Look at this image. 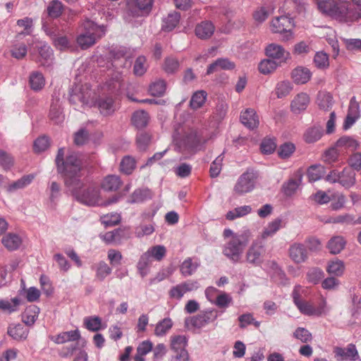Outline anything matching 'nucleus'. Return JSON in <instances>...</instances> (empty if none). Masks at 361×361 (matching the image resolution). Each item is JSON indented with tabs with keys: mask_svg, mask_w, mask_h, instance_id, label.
<instances>
[{
	"mask_svg": "<svg viewBox=\"0 0 361 361\" xmlns=\"http://www.w3.org/2000/svg\"><path fill=\"white\" fill-rule=\"evenodd\" d=\"M69 102L71 104L91 107L97 104L100 113L109 116L116 110L115 100L111 95L100 97L95 101V92L87 84L75 85L69 92Z\"/></svg>",
	"mask_w": 361,
	"mask_h": 361,
	"instance_id": "f257e3e1",
	"label": "nucleus"
},
{
	"mask_svg": "<svg viewBox=\"0 0 361 361\" xmlns=\"http://www.w3.org/2000/svg\"><path fill=\"white\" fill-rule=\"evenodd\" d=\"M55 163L57 171L64 177L66 185L71 186L78 183L82 169V161L77 153L70 152L65 157L64 148H60Z\"/></svg>",
	"mask_w": 361,
	"mask_h": 361,
	"instance_id": "f03ea898",
	"label": "nucleus"
},
{
	"mask_svg": "<svg viewBox=\"0 0 361 361\" xmlns=\"http://www.w3.org/2000/svg\"><path fill=\"white\" fill-rule=\"evenodd\" d=\"M73 195L78 201L88 206H108L117 202L121 197L115 195L107 200H103L100 196V190L94 186L74 189Z\"/></svg>",
	"mask_w": 361,
	"mask_h": 361,
	"instance_id": "7ed1b4c3",
	"label": "nucleus"
},
{
	"mask_svg": "<svg viewBox=\"0 0 361 361\" xmlns=\"http://www.w3.org/2000/svg\"><path fill=\"white\" fill-rule=\"evenodd\" d=\"M317 6L322 13L336 20H345L350 13L351 4L346 1L319 0Z\"/></svg>",
	"mask_w": 361,
	"mask_h": 361,
	"instance_id": "20e7f679",
	"label": "nucleus"
},
{
	"mask_svg": "<svg viewBox=\"0 0 361 361\" xmlns=\"http://www.w3.org/2000/svg\"><path fill=\"white\" fill-rule=\"evenodd\" d=\"M85 32L77 37V42L82 49H86L96 42V37L100 38L105 34L104 26H99L92 20H86L83 23Z\"/></svg>",
	"mask_w": 361,
	"mask_h": 361,
	"instance_id": "39448f33",
	"label": "nucleus"
},
{
	"mask_svg": "<svg viewBox=\"0 0 361 361\" xmlns=\"http://www.w3.org/2000/svg\"><path fill=\"white\" fill-rule=\"evenodd\" d=\"M247 243L248 238L245 234H235L225 245L223 253L233 262H237Z\"/></svg>",
	"mask_w": 361,
	"mask_h": 361,
	"instance_id": "423d86ee",
	"label": "nucleus"
},
{
	"mask_svg": "<svg viewBox=\"0 0 361 361\" xmlns=\"http://www.w3.org/2000/svg\"><path fill=\"white\" fill-rule=\"evenodd\" d=\"M173 141L178 150L185 154L195 153L202 147L200 137H175Z\"/></svg>",
	"mask_w": 361,
	"mask_h": 361,
	"instance_id": "0eeeda50",
	"label": "nucleus"
},
{
	"mask_svg": "<svg viewBox=\"0 0 361 361\" xmlns=\"http://www.w3.org/2000/svg\"><path fill=\"white\" fill-rule=\"evenodd\" d=\"M292 27V20L286 16L275 18L271 25L272 32L283 34L284 40H288L291 38L293 35L291 32Z\"/></svg>",
	"mask_w": 361,
	"mask_h": 361,
	"instance_id": "6e6552de",
	"label": "nucleus"
},
{
	"mask_svg": "<svg viewBox=\"0 0 361 361\" xmlns=\"http://www.w3.org/2000/svg\"><path fill=\"white\" fill-rule=\"evenodd\" d=\"M326 302L322 298L317 307L308 301L302 300L297 307L305 315L319 317L326 313Z\"/></svg>",
	"mask_w": 361,
	"mask_h": 361,
	"instance_id": "1a4fd4ad",
	"label": "nucleus"
},
{
	"mask_svg": "<svg viewBox=\"0 0 361 361\" xmlns=\"http://www.w3.org/2000/svg\"><path fill=\"white\" fill-rule=\"evenodd\" d=\"M255 178L253 173L247 171L243 173L234 187L235 193L241 195L252 190L255 187Z\"/></svg>",
	"mask_w": 361,
	"mask_h": 361,
	"instance_id": "9d476101",
	"label": "nucleus"
},
{
	"mask_svg": "<svg viewBox=\"0 0 361 361\" xmlns=\"http://www.w3.org/2000/svg\"><path fill=\"white\" fill-rule=\"evenodd\" d=\"M197 288L198 283L197 281H186L173 286L170 289L169 295L171 298L180 300L185 293L197 290Z\"/></svg>",
	"mask_w": 361,
	"mask_h": 361,
	"instance_id": "9b49d317",
	"label": "nucleus"
},
{
	"mask_svg": "<svg viewBox=\"0 0 361 361\" xmlns=\"http://www.w3.org/2000/svg\"><path fill=\"white\" fill-rule=\"evenodd\" d=\"M360 116V104L357 102L355 97H353L350 100L347 116L344 120L343 128L345 130L350 128L353 125Z\"/></svg>",
	"mask_w": 361,
	"mask_h": 361,
	"instance_id": "f8f14e48",
	"label": "nucleus"
},
{
	"mask_svg": "<svg viewBox=\"0 0 361 361\" xmlns=\"http://www.w3.org/2000/svg\"><path fill=\"white\" fill-rule=\"evenodd\" d=\"M153 1L154 0H135L132 4H128V16L138 17L144 12L148 13L152 7Z\"/></svg>",
	"mask_w": 361,
	"mask_h": 361,
	"instance_id": "ddd939ff",
	"label": "nucleus"
},
{
	"mask_svg": "<svg viewBox=\"0 0 361 361\" xmlns=\"http://www.w3.org/2000/svg\"><path fill=\"white\" fill-rule=\"evenodd\" d=\"M335 358L338 361H355L358 357V352L354 344L350 343L346 348L335 347L334 348Z\"/></svg>",
	"mask_w": 361,
	"mask_h": 361,
	"instance_id": "4468645a",
	"label": "nucleus"
},
{
	"mask_svg": "<svg viewBox=\"0 0 361 361\" xmlns=\"http://www.w3.org/2000/svg\"><path fill=\"white\" fill-rule=\"evenodd\" d=\"M266 55L272 60L276 61L281 63L285 61L289 56V53L286 51L281 45L276 44H269L265 49Z\"/></svg>",
	"mask_w": 361,
	"mask_h": 361,
	"instance_id": "2eb2a0df",
	"label": "nucleus"
},
{
	"mask_svg": "<svg viewBox=\"0 0 361 361\" xmlns=\"http://www.w3.org/2000/svg\"><path fill=\"white\" fill-rule=\"evenodd\" d=\"M289 256L297 264L305 262L308 258L306 247L301 243L293 244L289 248Z\"/></svg>",
	"mask_w": 361,
	"mask_h": 361,
	"instance_id": "dca6fc26",
	"label": "nucleus"
},
{
	"mask_svg": "<svg viewBox=\"0 0 361 361\" xmlns=\"http://www.w3.org/2000/svg\"><path fill=\"white\" fill-rule=\"evenodd\" d=\"M241 123L249 129L257 128L259 124V116L255 109L248 108L240 114Z\"/></svg>",
	"mask_w": 361,
	"mask_h": 361,
	"instance_id": "f3484780",
	"label": "nucleus"
},
{
	"mask_svg": "<svg viewBox=\"0 0 361 361\" xmlns=\"http://www.w3.org/2000/svg\"><path fill=\"white\" fill-rule=\"evenodd\" d=\"M217 317L214 310H209L200 312L197 315L191 318V324L197 328H202L212 322H214Z\"/></svg>",
	"mask_w": 361,
	"mask_h": 361,
	"instance_id": "a211bd4d",
	"label": "nucleus"
},
{
	"mask_svg": "<svg viewBox=\"0 0 361 361\" xmlns=\"http://www.w3.org/2000/svg\"><path fill=\"white\" fill-rule=\"evenodd\" d=\"M78 329L61 332L56 336H51L50 339L56 344H63L67 342L78 341L80 338Z\"/></svg>",
	"mask_w": 361,
	"mask_h": 361,
	"instance_id": "6ab92c4d",
	"label": "nucleus"
},
{
	"mask_svg": "<svg viewBox=\"0 0 361 361\" xmlns=\"http://www.w3.org/2000/svg\"><path fill=\"white\" fill-rule=\"evenodd\" d=\"M309 103V95L307 93L300 92L292 100L290 109L294 114H299L307 109Z\"/></svg>",
	"mask_w": 361,
	"mask_h": 361,
	"instance_id": "aec40b11",
	"label": "nucleus"
},
{
	"mask_svg": "<svg viewBox=\"0 0 361 361\" xmlns=\"http://www.w3.org/2000/svg\"><path fill=\"white\" fill-rule=\"evenodd\" d=\"M264 251L263 245L260 243H253L247 252V261L251 264H259L262 261L261 257Z\"/></svg>",
	"mask_w": 361,
	"mask_h": 361,
	"instance_id": "412c9836",
	"label": "nucleus"
},
{
	"mask_svg": "<svg viewBox=\"0 0 361 361\" xmlns=\"http://www.w3.org/2000/svg\"><path fill=\"white\" fill-rule=\"evenodd\" d=\"M22 243L21 237L13 233H8L1 238V243L9 251L18 250L22 245Z\"/></svg>",
	"mask_w": 361,
	"mask_h": 361,
	"instance_id": "4be33fe9",
	"label": "nucleus"
},
{
	"mask_svg": "<svg viewBox=\"0 0 361 361\" xmlns=\"http://www.w3.org/2000/svg\"><path fill=\"white\" fill-rule=\"evenodd\" d=\"M49 116L54 124H60L64 121V115L62 111L59 99L52 101Z\"/></svg>",
	"mask_w": 361,
	"mask_h": 361,
	"instance_id": "5701e85b",
	"label": "nucleus"
},
{
	"mask_svg": "<svg viewBox=\"0 0 361 361\" xmlns=\"http://www.w3.org/2000/svg\"><path fill=\"white\" fill-rule=\"evenodd\" d=\"M149 118V115L147 111L138 110L133 114L131 122L137 129H143L147 126Z\"/></svg>",
	"mask_w": 361,
	"mask_h": 361,
	"instance_id": "b1692460",
	"label": "nucleus"
},
{
	"mask_svg": "<svg viewBox=\"0 0 361 361\" xmlns=\"http://www.w3.org/2000/svg\"><path fill=\"white\" fill-rule=\"evenodd\" d=\"M32 174L25 175L20 179L4 186L5 190L8 192H13L19 189H23L29 185L34 179Z\"/></svg>",
	"mask_w": 361,
	"mask_h": 361,
	"instance_id": "393cba45",
	"label": "nucleus"
},
{
	"mask_svg": "<svg viewBox=\"0 0 361 361\" xmlns=\"http://www.w3.org/2000/svg\"><path fill=\"white\" fill-rule=\"evenodd\" d=\"M214 30L212 22L204 21L196 26L195 34L200 39H208L214 34Z\"/></svg>",
	"mask_w": 361,
	"mask_h": 361,
	"instance_id": "a878e982",
	"label": "nucleus"
},
{
	"mask_svg": "<svg viewBox=\"0 0 361 361\" xmlns=\"http://www.w3.org/2000/svg\"><path fill=\"white\" fill-rule=\"evenodd\" d=\"M312 76L310 71L304 67H297L293 70L291 77L297 84H305L307 82Z\"/></svg>",
	"mask_w": 361,
	"mask_h": 361,
	"instance_id": "bb28decb",
	"label": "nucleus"
},
{
	"mask_svg": "<svg viewBox=\"0 0 361 361\" xmlns=\"http://www.w3.org/2000/svg\"><path fill=\"white\" fill-rule=\"evenodd\" d=\"M39 313V308L35 305H30L23 312L22 320L27 326H32L37 319Z\"/></svg>",
	"mask_w": 361,
	"mask_h": 361,
	"instance_id": "cd10ccee",
	"label": "nucleus"
},
{
	"mask_svg": "<svg viewBox=\"0 0 361 361\" xmlns=\"http://www.w3.org/2000/svg\"><path fill=\"white\" fill-rule=\"evenodd\" d=\"M235 68L234 63L229 61L228 59H218L214 63H211L207 70V74L213 73L220 69L223 70H231Z\"/></svg>",
	"mask_w": 361,
	"mask_h": 361,
	"instance_id": "c85d7f7f",
	"label": "nucleus"
},
{
	"mask_svg": "<svg viewBox=\"0 0 361 361\" xmlns=\"http://www.w3.org/2000/svg\"><path fill=\"white\" fill-rule=\"evenodd\" d=\"M28 82L30 88L35 92L40 91L45 85V78L39 71L32 72L30 74Z\"/></svg>",
	"mask_w": 361,
	"mask_h": 361,
	"instance_id": "c756f323",
	"label": "nucleus"
},
{
	"mask_svg": "<svg viewBox=\"0 0 361 361\" xmlns=\"http://www.w3.org/2000/svg\"><path fill=\"white\" fill-rule=\"evenodd\" d=\"M180 15L178 12L169 13L168 16L163 18L161 30L164 32L172 31L178 24Z\"/></svg>",
	"mask_w": 361,
	"mask_h": 361,
	"instance_id": "7c9ffc66",
	"label": "nucleus"
},
{
	"mask_svg": "<svg viewBox=\"0 0 361 361\" xmlns=\"http://www.w3.org/2000/svg\"><path fill=\"white\" fill-rule=\"evenodd\" d=\"M346 240L341 235L332 237L327 243V248L331 254L337 255L340 253L345 247Z\"/></svg>",
	"mask_w": 361,
	"mask_h": 361,
	"instance_id": "2f4dec72",
	"label": "nucleus"
},
{
	"mask_svg": "<svg viewBox=\"0 0 361 361\" xmlns=\"http://www.w3.org/2000/svg\"><path fill=\"white\" fill-rule=\"evenodd\" d=\"M317 103L320 109L326 111L332 108L334 101L331 93L319 92L317 94Z\"/></svg>",
	"mask_w": 361,
	"mask_h": 361,
	"instance_id": "473e14b6",
	"label": "nucleus"
},
{
	"mask_svg": "<svg viewBox=\"0 0 361 361\" xmlns=\"http://www.w3.org/2000/svg\"><path fill=\"white\" fill-rule=\"evenodd\" d=\"M8 334L15 340L26 339L28 330L20 324H11L8 329Z\"/></svg>",
	"mask_w": 361,
	"mask_h": 361,
	"instance_id": "72a5a7b5",
	"label": "nucleus"
},
{
	"mask_svg": "<svg viewBox=\"0 0 361 361\" xmlns=\"http://www.w3.org/2000/svg\"><path fill=\"white\" fill-rule=\"evenodd\" d=\"M64 9V6L59 0L51 1L46 9L47 16L53 19L58 18L61 16Z\"/></svg>",
	"mask_w": 361,
	"mask_h": 361,
	"instance_id": "f704fd0d",
	"label": "nucleus"
},
{
	"mask_svg": "<svg viewBox=\"0 0 361 361\" xmlns=\"http://www.w3.org/2000/svg\"><path fill=\"white\" fill-rule=\"evenodd\" d=\"M122 185V181L118 176H107L102 183V188L106 191H116Z\"/></svg>",
	"mask_w": 361,
	"mask_h": 361,
	"instance_id": "c9c22d12",
	"label": "nucleus"
},
{
	"mask_svg": "<svg viewBox=\"0 0 361 361\" xmlns=\"http://www.w3.org/2000/svg\"><path fill=\"white\" fill-rule=\"evenodd\" d=\"M207 93L204 90H198L193 93L190 101L191 109L196 110L201 108L205 103Z\"/></svg>",
	"mask_w": 361,
	"mask_h": 361,
	"instance_id": "e433bc0d",
	"label": "nucleus"
},
{
	"mask_svg": "<svg viewBox=\"0 0 361 361\" xmlns=\"http://www.w3.org/2000/svg\"><path fill=\"white\" fill-rule=\"evenodd\" d=\"M170 341V348L173 352L186 350L188 338L185 336L173 335L171 336Z\"/></svg>",
	"mask_w": 361,
	"mask_h": 361,
	"instance_id": "4c0bfd02",
	"label": "nucleus"
},
{
	"mask_svg": "<svg viewBox=\"0 0 361 361\" xmlns=\"http://www.w3.org/2000/svg\"><path fill=\"white\" fill-rule=\"evenodd\" d=\"M340 184L348 188L355 183V173L350 168H345L340 174Z\"/></svg>",
	"mask_w": 361,
	"mask_h": 361,
	"instance_id": "58836bf2",
	"label": "nucleus"
},
{
	"mask_svg": "<svg viewBox=\"0 0 361 361\" xmlns=\"http://www.w3.org/2000/svg\"><path fill=\"white\" fill-rule=\"evenodd\" d=\"M326 271L329 274L341 276L345 271V264L343 261L336 259L329 262Z\"/></svg>",
	"mask_w": 361,
	"mask_h": 361,
	"instance_id": "ea45409f",
	"label": "nucleus"
},
{
	"mask_svg": "<svg viewBox=\"0 0 361 361\" xmlns=\"http://www.w3.org/2000/svg\"><path fill=\"white\" fill-rule=\"evenodd\" d=\"M166 90V82L162 79H158L153 82L149 87V91L152 96L161 97Z\"/></svg>",
	"mask_w": 361,
	"mask_h": 361,
	"instance_id": "a19ab883",
	"label": "nucleus"
},
{
	"mask_svg": "<svg viewBox=\"0 0 361 361\" xmlns=\"http://www.w3.org/2000/svg\"><path fill=\"white\" fill-rule=\"evenodd\" d=\"M147 59L145 56L140 55L135 59L133 65V74L135 76H142L147 70Z\"/></svg>",
	"mask_w": 361,
	"mask_h": 361,
	"instance_id": "79ce46f5",
	"label": "nucleus"
},
{
	"mask_svg": "<svg viewBox=\"0 0 361 361\" xmlns=\"http://www.w3.org/2000/svg\"><path fill=\"white\" fill-rule=\"evenodd\" d=\"M293 90L292 83L288 80L279 82L275 87L276 94L281 99L288 96Z\"/></svg>",
	"mask_w": 361,
	"mask_h": 361,
	"instance_id": "37998d69",
	"label": "nucleus"
},
{
	"mask_svg": "<svg viewBox=\"0 0 361 361\" xmlns=\"http://www.w3.org/2000/svg\"><path fill=\"white\" fill-rule=\"evenodd\" d=\"M358 146V142L351 137H341L336 142L337 147L344 148L348 152L355 151Z\"/></svg>",
	"mask_w": 361,
	"mask_h": 361,
	"instance_id": "c03bdc74",
	"label": "nucleus"
},
{
	"mask_svg": "<svg viewBox=\"0 0 361 361\" xmlns=\"http://www.w3.org/2000/svg\"><path fill=\"white\" fill-rule=\"evenodd\" d=\"M282 227V220L281 219H276L268 224L262 234V237L267 238L269 236H272Z\"/></svg>",
	"mask_w": 361,
	"mask_h": 361,
	"instance_id": "a18cd8bd",
	"label": "nucleus"
},
{
	"mask_svg": "<svg viewBox=\"0 0 361 361\" xmlns=\"http://www.w3.org/2000/svg\"><path fill=\"white\" fill-rule=\"evenodd\" d=\"M279 65L278 61L267 59L259 63L258 68L261 73L267 75L275 71Z\"/></svg>",
	"mask_w": 361,
	"mask_h": 361,
	"instance_id": "49530a36",
	"label": "nucleus"
},
{
	"mask_svg": "<svg viewBox=\"0 0 361 361\" xmlns=\"http://www.w3.org/2000/svg\"><path fill=\"white\" fill-rule=\"evenodd\" d=\"M252 208L250 206L245 205L236 207L234 209L229 211L226 214V216L228 220L233 221L237 218L243 217L250 214Z\"/></svg>",
	"mask_w": 361,
	"mask_h": 361,
	"instance_id": "de8ad7c7",
	"label": "nucleus"
},
{
	"mask_svg": "<svg viewBox=\"0 0 361 361\" xmlns=\"http://www.w3.org/2000/svg\"><path fill=\"white\" fill-rule=\"evenodd\" d=\"M136 166L135 159L130 156L124 157L120 164L121 171L129 175L133 173Z\"/></svg>",
	"mask_w": 361,
	"mask_h": 361,
	"instance_id": "09e8293b",
	"label": "nucleus"
},
{
	"mask_svg": "<svg viewBox=\"0 0 361 361\" xmlns=\"http://www.w3.org/2000/svg\"><path fill=\"white\" fill-rule=\"evenodd\" d=\"M173 326V322L170 318H164L159 322L154 329V334L157 336H164Z\"/></svg>",
	"mask_w": 361,
	"mask_h": 361,
	"instance_id": "8fccbe9b",
	"label": "nucleus"
},
{
	"mask_svg": "<svg viewBox=\"0 0 361 361\" xmlns=\"http://www.w3.org/2000/svg\"><path fill=\"white\" fill-rule=\"evenodd\" d=\"M198 267L199 264L197 262H192V259L188 257L183 262L180 269L183 276H188L192 275Z\"/></svg>",
	"mask_w": 361,
	"mask_h": 361,
	"instance_id": "3c124183",
	"label": "nucleus"
},
{
	"mask_svg": "<svg viewBox=\"0 0 361 361\" xmlns=\"http://www.w3.org/2000/svg\"><path fill=\"white\" fill-rule=\"evenodd\" d=\"M84 325L90 331H98L102 329V319L97 316L87 317L84 319Z\"/></svg>",
	"mask_w": 361,
	"mask_h": 361,
	"instance_id": "603ef678",
	"label": "nucleus"
},
{
	"mask_svg": "<svg viewBox=\"0 0 361 361\" xmlns=\"http://www.w3.org/2000/svg\"><path fill=\"white\" fill-rule=\"evenodd\" d=\"M152 262L151 257L149 253L145 252L142 254L137 262V269L140 274V275L144 277L147 274V267L150 265Z\"/></svg>",
	"mask_w": 361,
	"mask_h": 361,
	"instance_id": "864d4df0",
	"label": "nucleus"
},
{
	"mask_svg": "<svg viewBox=\"0 0 361 361\" xmlns=\"http://www.w3.org/2000/svg\"><path fill=\"white\" fill-rule=\"evenodd\" d=\"M111 273V267L104 261L99 262L96 266V278L103 281Z\"/></svg>",
	"mask_w": 361,
	"mask_h": 361,
	"instance_id": "5fc2aeb1",
	"label": "nucleus"
},
{
	"mask_svg": "<svg viewBox=\"0 0 361 361\" xmlns=\"http://www.w3.org/2000/svg\"><path fill=\"white\" fill-rule=\"evenodd\" d=\"M232 301V297L228 293L221 291L213 304L221 309H226L230 305Z\"/></svg>",
	"mask_w": 361,
	"mask_h": 361,
	"instance_id": "6e6d98bb",
	"label": "nucleus"
},
{
	"mask_svg": "<svg viewBox=\"0 0 361 361\" xmlns=\"http://www.w3.org/2000/svg\"><path fill=\"white\" fill-rule=\"evenodd\" d=\"M324 167L321 165L311 166L307 170V176L311 182L319 180L324 174Z\"/></svg>",
	"mask_w": 361,
	"mask_h": 361,
	"instance_id": "4d7b16f0",
	"label": "nucleus"
},
{
	"mask_svg": "<svg viewBox=\"0 0 361 361\" xmlns=\"http://www.w3.org/2000/svg\"><path fill=\"white\" fill-rule=\"evenodd\" d=\"M20 301L17 298L11 300H1V311L6 313H11L18 310Z\"/></svg>",
	"mask_w": 361,
	"mask_h": 361,
	"instance_id": "13d9d810",
	"label": "nucleus"
},
{
	"mask_svg": "<svg viewBox=\"0 0 361 361\" xmlns=\"http://www.w3.org/2000/svg\"><path fill=\"white\" fill-rule=\"evenodd\" d=\"M50 141L48 137H38L33 143V149L36 153H40L49 148Z\"/></svg>",
	"mask_w": 361,
	"mask_h": 361,
	"instance_id": "bf43d9fd",
	"label": "nucleus"
},
{
	"mask_svg": "<svg viewBox=\"0 0 361 361\" xmlns=\"http://www.w3.org/2000/svg\"><path fill=\"white\" fill-rule=\"evenodd\" d=\"M147 253L149 254L150 257H153L157 261H161L166 255V250L164 245H155L149 248Z\"/></svg>",
	"mask_w": 361,
	"mask_h": 361,
	"instance_id": "052dcab7",
	"label": "nucleus"
},
{
	"mask_svg": "<svg viewBox=\"0 0 361 361\" xmlns=\"http://www.w3.org/2000/svg\"><path fill=\"white\" fill-rule=\"evenodd\" d=\"M293 336L302 343H308L312 340V334L303 327H298L293 333Z\"/></svg>",
	"mask_w": 361,
	"mask_h": 361,
	"instance_id": "680f3d73",
	"label": "nucleus"
},
{
	"mask_svg": "<svg viewBox=\"0 0 361 361\" xmlns=\"http://www.w3.org/2000/svg\"><path fill=\"white\" fill-rule=\"evenodd\" d=\"M224 153V152L218 156L215 159V160L213 161L212 163L211 164L210 169H209V173H210L211 177H212V178L217 177L221 171L222 162L224 160V156H223Z\"/></svg>",
	"mask_w": 361,
	"mask_h": 361,
	"instance_id": "e2e57ef3",
	"label": "nucleus"
},
{
	"mask_svg": "<svg viewBox=\"0 0 361 361\" xmlns=\"http://www.w3.org/2000/svg\"><path fill=\"white\" fill-rule=\"evenodd\" d=\"M11 54L13 57L22 59L27 54V47L24 43L15 44L11 49Z\"/></svg>",
	"mask_w": 361,
	"mask_h": 361,
	"instance_id": "0e129e2a",
	"label": "nucleus"
},
{
	"mask_svg": "<svg viewBox=\"0 0 361 361\" xmlns=\"http://www.w3.org/2000/svg\"><path fill=\"white\" fill-rule=\"evenodd\" d=\"M179 66V62L176 59L173 57H168L165 59L164 70L168 74H172L178 70Z\"/></svg>",
	"mask_w": 361,
	"mask_h": 361,
	"instance_id": "69168bd1",
	"label": "nucleus"
},
{
	"mask_svg": "<svg viewBox=\"0 0 361 361\" xmlns=\"http://www.w3.org/2000/svg\"><path fill=\"white\" fill-rule=\"evenodd\" d=\"M346 202L345 195L341 193H334L331 195V207L334 210H338L343 208Z\"/></svg>",
	"mask_w": 361,
	"mask_h": 361,
	"instance_id": "338daca9",
	"label": "nucleus"
},
{
	"mask_svg": "<svg viewBox=\"0 0 361 361\" xmlns=\"http://www.w3.org/2000/svg\"><path fill=\"white\" fill-rule=\"evenodd\" d=\"M276 148V142L271 137L264 139L260 145V149L263 154H271L275 151Z\"/></svg>",
	"mask_w": 361,
	"mask_h": 361,
	"instance_id": "774afa93",
	"label": "nucleus"
}]
</instances>
